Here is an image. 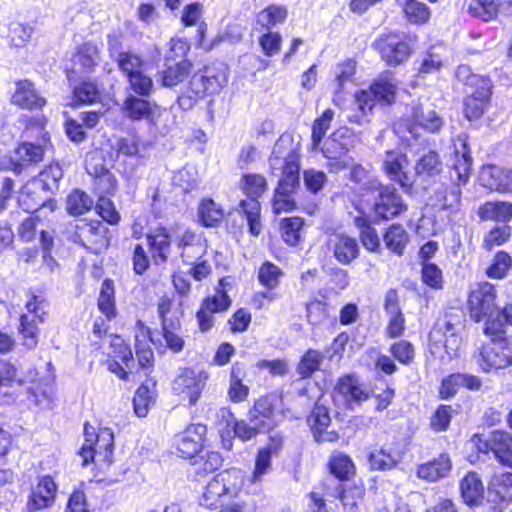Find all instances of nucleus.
<instances>
[{
  "label": "nucleus",
  "instance_id": "obj_1",
  "mask_svg": "<svg viewBox=\"0 0 512 512\" xmlns=\"http://www.w3.org/2000/svg\"><path fill=\"white\" fill-rule=\"evenodd\" d=\"M270 168L273 174L280 171L281 178L275 189L272 208L275 214L288 212L295 208L292 194L300 184L299 155L292 146L288 137H280L275 143L269 158Z\"/></svg>",
  "mask_w": 512,
  "mask_h": 512
},
{
  "label": "nucleus",
  "instance_id": "obj_2",
  "mask_svg": "<svg viewBox=\"0 0 512 512\" xmlns=\"http://www.w3.org/2000/svg\"><path fill=\"white\" fill-rule=\"evenodd\" d=\"M455 162L450 171V178L453 185L440 187L434 191V206L441 210L457 211L461 204L462 191L460 186L466 185L470 178L472 157L468 148L467 137L458 136L455 143Z\"/></svg>",
  "mask_w": 512,
  "mask_h": 512
},
{
  "label": "nucleus",
  "instance_id": "obj_3",
  "mask_svg": "<svg viewBox=\"0 0 512 512\" xmlns=\"http://www.w3.org/2000/svg\"><path fill=\"white\" fill-rule=\"evenodd\" d=\"M495 300V288L488 282L476 284L469 294L470 317L476 322H485L484 333L486 335L499 330L501 327L500 320L496 319V313L500 309L496 305Z\"/></svg>",
  "mask_w": 512,
  "mask_h": 512
},
{
  "label": "nucleus",
  "instance_id": "obj_4",
  "mask_svg": "<svg viewBox=\"0 0 512 512\" xmlns=\"http://www.w3.org/2000/svg\"><path fill=\"white\" fill-rule=\"evenodd\" d=\"M464 329V314L461 311H450L437 320L429 337L435 343L443 342L448 359H452L462 346Z\"/></svg>",
  "mask_w": 512,
  "mask_h": 512
},
{
  "label": "nucleus",
  "instance_id": "obj_5",
  "mask_svg": "<svg viewBox=\"0 0 512 512\" xmlns=\"http://www.w3.org/2000/svg\"><path fill=\"white\" fill-rule=\"evenodd\" d=\"M240 186L248 199L241 200L239 208L246 217L249 232L253 236H258L262 229L260 222L261 206L258 199L267 189L266 179L260 174H246L241 178Z\"/></svg>",
  "mask_w": 512,
  "mask_h": 512
},
{
  "label": "nucleus",
  "instance_id": "obj_6",
  "mask_svg": "<svg viewBox=\"0 0 512 512\" xmlns=\"http://www.w3.org/2000/svg\"><path fill=\"white\" fill-rule=\"evenodd\" d=\"M84 437L85 440L79 452L83 459V466L94 461L111 463L114 447L111 429L104 428L96 433L94 427L85 424Z\"/></svg>",
  "mask_w": 512,
  "mask_h": 512
},
{
  "label": "nucleus",
  "instance_id": "obj_7",
  "mask_svg": "<svg viewBox=\"0 0 512 512\" xmlns=\"http://www.w3.org/2000/svg\"><path fill=\"white\" fill-rule=\"evenodd\" d=\"M68 238L97 254L109 246V229L100 221H79L68 231Z\"/></svg>",
  "mask_w": 512,
  "mask_h": 512
},
{
  "label": "nucleus",
  "instance_id": "obj_8",
  "mask_svg": "<svg viewBox=\"0 0 512 512\" xmlns=\"http://www.w3.org/2000/svg\"><path fill=\"white\" fill-rule=\"evenodd\" d=\"M491 336V342L484 345L477 356V363L484 372L504 369L512 364V343L507 336Z\"/></svg>",
  "mask_w": 512,
  "mask_h": 512
},
{
  "label": "nucleus",
  "instance_id": "obj_9",
  "mask_svg": "<svg viewBox=\"0 0 512 512\" xmlns=\"http://www.w3.org/2000/svg\"><path fill=\"white\" fill-rule=\"evenodd\" d=\"M396 84L391 78H380L368 90H361L355 96V104L362 116L370 113L376 103L391 104L395 99Z\"/></svg>",
  "mask_w": 512,
  "mask_h": 512
},
{
  "label": "nucleus",
  "instance_id": "obj_10",
  "mask_svg": "<svg viewBox=\"0 0 512 512\" xmlns=\"http://www.w3.org/2000/svg\"><path fill=\"white\" fill-rule=\"evenodd\" d=\"M472 442L479 452L492 453L499 463L512 468V436L508 432L493 431L486 439L474 435Z\"/></svg>",
  "mask_w": 512,
  "mask_h": 512
},
{
  "label": "nucleus",
  "instance_id": "obj_11",
  "mask_svg": "<svg viewBox=\"0 0 512 512\" xmlns=\"http://www.w3.org/2000/svg\"><path fill=\"white\" fill-rule=\"evenodd\" d=\"M444 171V163L440 154L431 149L418 152L414 165L415 182L427 190L434 185Z\"/></svg>",
  "mask_w": 512,
  "mask_h": 512
},
{
  "label": "nucleus",
  "instance_id": "obj_12",
  "mask_svg": "<svg viewBox=\"0 0 512 512\" xmlns=\"http://www.w3.org/2000/svg\"><path fill=\"white\" fill-rule=\"evenodd\" d=\"M466 85L478 86V88L464 102V113L468 120L480 118L489 102L491 96V81L477 75H470L466 78Z\"/></svg>",
  "mask_w": 512,
  "mask_h": 512
},
{
  "label": "nucleus",
  "instance_id": "obj_13",
  "mask_svg": "<svg viewBox=\"0 0 512 512\" xmlns=\"http://www.w3.org/2000/svg\"><path fill=\"white\" fill-rule=\"evenodd\" d=\"M174 243L182 262L186 265H192L201 260L208 249L206 239L190 229H186L183 233L177 235Z\"/></svg>",
  "mask_w": 512,
  "mask_h": 512
},
{
  "label": "nucleus",
  "instance_id": "obj_14",
  "mask_svg": "<svg viewBox=\"0 0 512 512\" xmlns=\"http://www.w3.org/2000/svg\"><path fill=\"white\" fill-rule=\"evenodd\" d=\"M376 50L388 65H398L406 61L410 55V47L394 33L381 35L374 43Z\"/></svg>",
  "mask_w": 512,
  "mask_h": 512
},
{
  "label": "nucleus",
  "instance_id": "obj_15",
  "mask_svg": "<svg viewBox=\"0 0 512 512\" xmlns=\"http://www.w3.org/2000/svg\"><path fill=\"white\" fill-rule=\"evenodd\" d=\"M378 196L375 198V214L382 219H391L407 210L396 188L392 186L379 185Z\"/></svg>",
  "mask_w": 512,
  "mask_h": 512
},
{
  "label": "nucleus",
  "instance_id": "obj_16",
  "mask_svg": "<svg viewBox=\"0 0 512 512\" xmlns=\"http://www.w3.org/2000/svg\"><path fill=\"white\" fill-rule=\"evenodd\" d=\"M207 375L192 369H184L173 382V390L188 398L190 405H195L205 387Z\"/></svg>",
  "mask_w": 512,
  "mask_h": 512
},
{
  "label": "nucleus",
  "instance_id": "obj_17",
  "mask_svg": "<svg viewBox=\"0 0 512 512\" xmlns=\"http://www.w3.org/2000/svg\"><path fill=\"white\" fill-rule=\"evenodd\" d=\"M335 392L343 398L350 409L359 406L370 397L367 387L360 382L355 374L340 377L336 383Z\"/></svg>",
  "mask_w": 512,
  "mask_h": 512
},
{
  "label": "nucleus",
  "instance_id": "obj_18",
  "mask_svg": "<svg viewBox=\"0 0 512 512\" xmlns=\"http://www.w3.org/2000/svg\"><path fill=\"white\" fill-rule=\"evenodd\" d=\"M351 146L352 139L350 137L335 132L324 142L322 153L324 157L336 161V170H342L353 162V158L347 155Z\"/></svg>",
  "mask_w": 512,
  "mask_h": 512
},
{
  "label": "nucleus",
  "instance_id": "obj_19",
  "mask_svg": "<svg viewBox=\"0 0 512 512\" xmlns=\"http://www.w3.org/2000/svg\"><path fill=\"white\" fill-rule=\"evenodd\" d=\"M206 426L192 424L188 426L176 439V449L183 458H192L198 455L203 446V438L206 434Z\"/></svg>",
  "mask_w": 512,
  "mask_h": 512
},
{
  "label": "nucleus",
  "instance_id": "obj_20",
  "mask_svg": "<svg viewBox=\"0 0 512 512\" xmlns=\"http://www.w3.org/2000/svg\"><path fill=\"white\" fill-rule=\"evenodd\" d=\"M57 485L52 477L42 476L37 485L32 488L27 501L28 512H36L51 507L56 498Z\"/></svg>",
  "mask_w": 512,
  "mask_h": 512
},
{
  "label": "nucleus",
  "instance_id": "obj_21",
  "mask_svg": "<svg viewBox=\"0 0 512 512\" xmlns=\"http://www.w3.org/2000/svg\"><path fill=\"white\" fill-rule=\"evenodd\" d=\"M328 249L342 265L352 263L358 258L360 252L357 240L343 233H336L330 236Z\"/></svg>",
  "mask_w": 512,
  "mask_h": 512
},
{
  "label": "nucleus",
  "instance_id": "obj_22",
  "mask_svg": "<svg viewBox=\"0 0 512 512\" xmlns=\"http://www.w3.org/2000/svg\"><path fill=\"white\" fill-rule=\"evenodd\" d=\"M408 160L404 153L396 150L386 151L383 159V167L390 180L397 182L405 192H411L412 182L403 171Z\"/></svg>",
  "mask_w": 512,
  "mask_h": 512
},
{
  "label": "nucleus",
  "instance_id": "obj_23",
  "mask_svg": "<svg viewBox=\"0 0 512 512\" xmlns=\"http://www.w3.org/2000/svg\"><path fill=\"white\" fill-rule=\"evenodd\" d=\"M12 103L22 109L37 110L46 104L43 98L28 80L19 81L11 99Z\"/></svg>",
  "mask_w": 512,
  "mask_h": 512
},
{
  "label": "nucleus",
  "instance_id": "obj_24",
  "mask_svg": "<svg viewBox=\"0 0 512 512\" xmlns=\"http://www.w3.org/2000/svg\"><path fill=\"white\" fill-rule=\"evenodd\" d=\"M146 238L154 263L156 265L166 263L172 242L167 229L158 227L148 233Z\"/></svg>",
  "mask_w": 512,
  "mask_h": 512
},
{
  "label": "nucleus",
  "instance_id": "obj_25",
  "mask_svg": "<svg viewBox=\"0 0 512 512\" xmlns=\"http://www.w3.org/2000/svg\"><path fill=\"white\" fill-rule=\"evenodd\" d=\"M452 463L448 454H440L439 457L420 465L417 468V476L428 482H435L449 475Z\"/></svg>",
  "mask_w": 512,
  "mask_h": 512
},
{
  "label": "nucleus",
  "instance_id": "obj_26",
  "mask_svg": "<svg viewBox=\"0 0 512 512\" xmlns=\"http://www.w3.org/2000/svg\"><path fill=\"white\" fill-rule=\"evenodd\" d=\"M165 69L161 73V84L173 87L183 82L190 74L192 63L188 60L172 62V56H165Z\"/></svg>",
  "mask_w": 512,
  "mask_h": 512
},
{
  "label": "nucleus",
  "instance_id": "obj_27",
  "mask_svg": "<svg viewBox=\"0 0 512 512\" xmlns=\"http://www.w3.org/2000/svg\"><path fill=\"white\" fill-rule=\"evenodd\" d=\"M460 491L466 504L479 505L484 496V485L479 475L475 472L467 473L460 481Z\"/></svg>",
  "mask_w": 512,
  "mask_h": 512
},
{
  "label": "nucleus",
  "instance_id": "obj_28",
  "mask_svg": "<svg viewBox=\"0 0 512 512\" xmlns=\"http://www.w3.org/2000/svg\"><path fill=\"white\" fill-rule=\"evenodd\" d=\"M228 472L217 474L206 486L200 504L209 509L217 508L222 504V497L228 492L225 480Z\"/></svg>",
  "mask_w": 512,
  "mask_h": 512
},
{
  "label": "nucleus",
  "instance_id": "obj_29",
  "mask_svg": "<svg viewBox=\"0 0 512 512\" xmlns=\"http://www.w3.org/2000/svg\"><path fill=\"white\" fill-rule=\"evenodd\" d=\"M278 403V397L270 394L259 398L253 408L250 410L249 415L260 422H264V430H269L272 427V417L274 410Z\"/></svg>",
  "mask_w": 512,
  "mask_h": 512
},
{
  "label": "nucleus",
  "instance_id": "obj_30",
  "mask_svg": "<svg viewBox=\"0 0 512 512\" xmlns=\"http://www.w3.org/2000/svg\"><path fill=\"white\" fill-rule=\"evenodd\" d=\"M245 377L244 366L240 363H235L231 368L230 385L228 390V397L234 403L243 402L249 394L248 386L243 384Z\"/></svg>",
  "mask_w": 512,
  "mask_h": 512
},
{
  "label": "nucleus",
  "instance_id": "obj_31",
  "mask_svg": "<svg viewBox=\"0 0 512 512\" xmlns=\"http://www.w3.org/2000/svg\"><path fill=\"white\" fill-rule=\"evenodd\" d=\"M147 97L130 94L123 104L125 115L134 121L146 119L152 111L151 103Z\"/></svg>",
  "mask_w": 512,
  "mask_h": 512
},
{
  "label": "nucleus",
  "instance_id": "obj_32",
  "mask_svg": "<svg viewBox=\"0 0 512 512\" xmlns=\"http://www.w3.org/2000/svg\"><path fill=\"white\" fill-rule=\"evenodd\" d=\"M383 241L387 249L401 256L409 242V235L402 225L393 224L385 232Z\"/></svg>",
  "mask_w": 512,
  "mask_h": 512
},
{
  "label": "nucleus",
  "instance_id": "obj_33",
  "mask_svg": "<svg viewBox=\"0 0 512 512\" xmlns=\"http://www.w3.org/2000/svg\"><path fill=\"white\" fill-rule=\"evenodd\" d=\"M478 215L481 220L508 222L512 218V204L508 202H487L480 207Z\"/></svg>",
  "mask_w": 512,
  "mask_h": 512
},
{
  "label": "nucleus",
  "instance_id": "obj_34",
  "mask_svg": "<svg viewBox=\"0 0 512 512\" xmlns=\"http://www.w3.org/2000/svg\"><path fill=\"white\" fill-rule=\"evenodd\" d=\"M411 117L414 122L432 133L438 132L442 127V120L433 110H424L421 104H413Z\"/></svg>",
  "mask_w": 512,
  "mask_h": 512
},
{
  "label": "nucleus",
  "instance_id": "obj_35",
  "mask_svg": "<svg viewBox=\"0 0 512 512\" xmlns=\"http://www.w3.org/2000/svg\"><path fill=\"white\" fill-rule=\"evenodd\" d=\"M43 154V149L38 145L27 142L20 144L15 151L17 163L14 171L20 172L23 166L39 163Z\"/></svg>",
  "mask_w": 512,
  "mask_h": 512
},
{
  "label": "nucleus",
  "instance_id": "obj_36",
  "mask_svg": "<svg viewBox=\"0 0 512 512\" xmlns=\"http://www.w3.org/2000/svg\"><path fill=\"white\" fill-rule=\"evenodd\" d=\"M322 352L314 349L307 350L301 357L296 372L302 379L311 377L320 367L324 361Z\"/></svg>",
  "mask_w": 512,
  "mask_h": 512
},
{
  "label": "nucleus",
  "instance_id": "obj_37",
  "mask_svg": "<svg viewBox=\"0 0 512 512\" xmlns=\"http://www.w3.org/2000/svg\"><path fill=\"white\" fill-rule=\"evenodd\" d=\"M114 61L117 63V67L126 76V78H129L132 74L145 71L147 66V62L144 59L131 51L118 54Z\"/></svg>",
  "mask_w": 512,
  "mask_h": 512
},
{
  "label": "nucleus",
  "instance_id": "obj_38",
  "mask_svg": "<svg viewBox=\"0 0 512 512\" xmlns=\"http://www.w3.org/2000/svg\"><path fill=\"white\" fill-rule=\"evenodd\" d=\"M288 15L287 8L282 5H270L257 15V24L270 31L273 26L283 23Z\"/></svg>",
  "mask_w": 512,
  "mask_h": 512
},
{
  "label": "nucleus",
  "instance_id": "obj_39",
  "mask_svg": "<svg viewBox=\"0 0 512 512\" xmlns=\"http://www.w3.org/2000/svg\"><path fill=\"white\" fill-rule=\"evenodd\" d=\"M93 199L84 191H72L66 201V210L72 216H80L90 211L93 207Z\"/></svg>",
  "mask_w": 512,
  "mask_h": 512
},
{
  "label": "nucleus",
  "instance_id": "obj_40",
  "mask_svg": "<svg viewBox=\"0 0 512 512\" xmlns=\"http://www.w3.org/2000/svg\"><path fill=\"white\" fill-rule=\"evenodd\" d=\"M480 184L490 190H504L507 186L501 168L494 165L482 167L479 174Z\"/></svg>",
  "mask_w": 512,
  "mask_h": 512
},
{
  "label": "nucleus",
  "instance_id": "obj_41",
  "mask_svg": "<svg viewBox=\"0 0 512 512\" xmlns=\"http://www.w3.org/2000/svg\"><path fill=\"white\" fill-rule=\"evenodd\" d=\"M499 5L500 0H473L468 11L471 16L487 22L497 17Z\"/></svg>",
  "mask_w": 512,
  "mask_h": 512
},
{
  "label": "nucleus",
  "instance_id": "obj_42",
  "mask_svg": "<svg viewBox=\"0 0 512 512\" xmlns=\"http://www.w3.org/2000/svg\"><path fill=\"white\" fill-rule=\"evenodd\" d=\"M400 461V456L395 451L379 449L369 455V464L373 470H391L395 468Z\"/></svg>",
  "mask_w": 512,
  "mask_h": 512
},
{
  "label": "nucleus",
  "instance_id": "obj_43",
  "mask_svg": "<svg viewBox=\"0 0 512 512\" xmlns=\"http://www.w3.org/2000/svg\"><path fill=\"white\" fill-rule=\"evenodd\" d=\"M74 61L82 67L83 72H91L99 62L98 47L91 42L84 43L79 47Z\"/></svg>",
  "mask_w": 512,
  "mask_h": 512
},
{
  "label": "nucleus",
  "instance_id": "obj_44",
  "mask_svg": "<svg viewBox=\"0 0 512 512\" xmlns=\"http://www.w3.org/2000/svg\"><path fill=\"white\" fill-rule=\"evenodd\" d=\"M154 386V383L149 384L145 382L136 390L133 405L137 416L144 417L147 415L150 405L154 402L153 392L151 390V387Z\"/></svg>",
  "mask_w": 512,
  "mask_h": 512
},
{
  "label": "nucleus",
  "instance_id": "obj_45",
  "mask_svg": "<svg viewBox=\"0 0 512 512\" xmlns=\"http://www.w3.org/2000/svg\"><path fill=\"white\" fill-rule=\"evenodd\" d=\"M198 216L201 224L205 227H215L221 222L223 212L213 200L207 199L201 202Z\"/></svg>",
  "mask_w": 512,
  "mask_h": 512
},
{
  "label": "nucleus",
  "instance_id": "obj_46",
  "mask_svg": "<svg viewBox=\"0 0 512 512\" xmlns=\"http://www.w3.org/2000/svg\"><path fill=\"white\" fill-rule=\"evenodd\" d=\"M180 329V321H174L173 323L165 322L164 326H162V336L166 346L174 353L181 352L185 345L184 339L179 334Z\"/></svg>",
  "mask_w": 512,
  "mask_h": 512
},
{
  "label": "nucleus",
  "instance_id": "obj_47",
  "mask_svg": "<svg viewBox=\"0 0 512 512\" xmlns=\"http://www.w3.org/2000/svg\"><path fill=\"white\" fill-rule=\"evenodd\" d=\"M329 468L330 472L341 480L348 479L350 475L354 474L352 460L342 453L332 456L329 461Z\"/></svg>",
  "mask_w": 512,
  "mask_h": 512
},
{
  "label": "nucleus",
  "instance_id": "obj_48",
  "mask_svg": "<svg viewBox=\"0 0 512 512\" xmlns=\"http://www.w3.org/2000/svg\"><path fill=\"white\" fill-rule=\"evenodd\" d=\"M304 222L299 217L285 218L281 222L283 240L289 245H296L300 240V231Z\"/></svg>",
  "mask_w": 512,
  "mask_h": 512
},
{
  "label": "nucleus",
  "instance_id": "obj_49",
  "mask_svg": "<svg viewBox=\"0 0 512 512\" xmlns=\"http://www.w3.org/2000/svg\"><path fill=\"white\" fill-rule=\"evenodd\" d=\"M19 331L26 347L34 348L37 345L38 327L36 318H31V315H22L20 317Z\"/></svg>",
  "mask_w": 512,
  "mask_h": 512
},
{
  "label": "nucleus",
  "instance_id": "obj_50",
  "mask_svg": "<svg viewBox=\"0 0 512 512\" xmlns=\"http://www.w3.org/2000/svg\"><path fill=\"white\" fill-rule=\"evenodd\" d=\"M141 71L137 74H132L128 80L129 88L134 92L133 95L141 97H149L154 89L153 80L151 77Z\"/></svg>",
  "mask_w": 512,
  "mask_h": 512
},
{
  "label": "nucleus",
  "instance_id": "obj_51",
  "mask_svg": "<svg viewBox=\"0 0 512 512\" xmlns=\"http://www.w3.org/2000/svg\"><path fill=\"white\" fill-rule=\"evenodd\" d=\"M98 307L108 318L113 317L115 314L114 287L110 280H105L102 283Z\"/></svg>",
  "mask_w": 512,
  "mask_h": 512
},
{
  "label": "nucleus",
  "instance_id": "obj_52",
  "mask_svg": "<svg viewBox=\"0 0 512 512\" xmlns=\"http://www.w3.org/2000/svg\"><path fill=\"white\" fill-rule=\"evenodd\" d=\"M283 272L281 269L271 262H265L258 271L259 282L268 289H274L278 286Z\"/></svg>",
  "mask_w": 512,
  "mask_h": 512
},
{
  "label": "nucleus",
  "instance_id": "obj_53",
  "mask_svg": "<svg viewBox=\"0 0 512 512\" xmlns=\"http://www.w3.org/2000/svg\"><path fill=\"white\" fill-rule=\"evenodd\" d=\"M334 118V111L326 109L322 115L317 118L312 126V144L314 148H317L322 142L327 130L329 129L331 122Z\"/></svg>",
  "mask_w": 512,
  "mask_h": 512
},
{
  "label": "nucleus",
  "instance_id": "obj_54",
  "mask_svg": "<svg viewBox=\"0 0 512 512\" xmlns=\"http://www.w3.org/2000/svg\"><path fill=\"white\" fill-rule=\"evenodd\" d=\"M264 422H260L257 419L254 420L249 415V422L244 420L235 422L234 424V434L243 441L250 440L255 437L258 433L264 432L263 424Z\"/></svg>",
  "mask_w": 512,
  "mask_h": 512
},
{
  "label": "nucleus",
  "instance_id": "obj_55",
  "mask_svg": "<svg viewBox=\"0 0 512 512\" xmlns=\"http://www.w3.org/2000/svg\"><path fill=\"white\" fill-rule=\"evenodd\" d=\"M356 62L352 59H348L343 63L338 64L335 67V77L337 82V88L335 90L334 102L337 103V97L343 90V86L346 82L350 81L355 74Z\"/></svg>",
  "mask_w": 512,
  "mask_h": 512
},
{
  "label": "nucleus",
  "instance_id": "obj_56",
  "mask_svg": "<svg viewBox=\"0 0 512 512\" xmlns=\"http://www.w3.org/2000/svg\"><path fill=\"white\" fill-rule=\"evenodd\" d=\"M511 266V257L506 252L500 251L495 255L492 264L487 270V275L490 278L502 279L506 276Z\"/></svg>",
  "mask_w": 512,
  "mask_h": 512
},
{
  "label": "nucleus",
  "instance_id": "obj_57",
  "mask_svg": "<svg viewBox=\"0 0 512 512\" xmlns=\"http://www.w3.org/2000/svg\"><path fill=\"white\" fill-rule=\"evenodd\" d=\"M488 501L494 503L499 510L505 509L512 501V493L508 488L495 485L492 480L488 487Z\"/></svg>",
  "mask_w": 512,
  "mask_h": 512
},
{
  "label": "nucleus",
  "instance_id": "obj_58",
  "mask_svg": "<svg viewBox=\"0 0 512 512\" xmlns=\"http://www.w3.org/2000/svg\"><path fill=\"white\" fill-rule=\"evenodd\" d=\"M39 177L43 189L53 192L58 189V182L63 177V171L59 164H51L39 174Z\"/></svg>",
  "mask_w": 512,
  "mask_h": 512
},
{
  "label": "nucleus",
  "instance_id": "obj_59",
  "mask_svg": "<svg viewBox=\"0 0 512 512\" xmlns=\"http://www.w3.org/2000/svg\"><path fill=\"white\" fill-rule=\"evenodd\" d=\"M33 34V28L29 25L13 22L9 27V36L11 43L15 47H23L29 42Z\"/></svg>",
  "mask_w": 512,
  "mask_h": 512
},
{
  "label": "nucleus",
  "instance_id": "obj_60",
  "mask_svg": "<svg viewBox=\"0 0 512 512\" xmlns=\"http://www.w3.org/2000/svg\"><path fill=\"white\" fill-rule=\"evenodd\" d=\"M404 12L407 19L412 23H425L430 17L428 7L415 0H410L406 3Z\"/></svg>",
  "mask_w": 512,
  "mask_h": 512
},
{
  "label": "nucleus",
  "instance_id": "obj_61",
  "mask_svg": "<svg viewBox=\"0 0 512 512\" xmlns=\"http://www.w3.org/2000/svg\"><path fill=\"white\" fill-rule=\"evenodd\" d=\"M422 280L433 289H441L443 284V276L440 268L431 262H423L422 264Z\"/></svg>",
  "mask_w": 512,
  "mask_h": 512
},
{
  "label": "nucleus",
  "instance_id": "obj_62",
  "mask_svg": "<svg viewBox=\"0 0 512 512\" xmlns=\"http://www.w3.org/2000/svg\"><path fill=\"white\" fill-rule=\"evenodd\" d=\"M307 421L314 431L326 429L331 422L327 407L316 403Z\"/></svg>",
  "mask_w": 512,
  "mask_h": 512
},
{
  "label": "nucleus",
  "instance_id": "obj_63",
  "mask_svg": "<svg viewBox=\"0 0 512 512\" xmlns=\"http://www.w3.org/2000/svg\"><path fill=\"white\" fill-rule=\"evenodd\" d=\"M76 101L82 104L94 103L99 98V91L97 86L92 82H83L73 91Z\"/></svg>",
  "mask_w": 512,
  "mask_h": 512
},
{
  "label": "nucleus",
  "instance_id": "obj_64",
  "mask_svg": "<svg viewBox=\"0 0 512 512\" xmlns=\"http://www.w3.org/2000/svg\"><path fill=\"white\" fill-rule=\"evenodd\" d=\"M282 37L277 32L267 31L259 38V44L266 56H274L280 51Z\"/></svg>",
  "mask_w": 512,
  "mask_h": 512
}]
</instances>
